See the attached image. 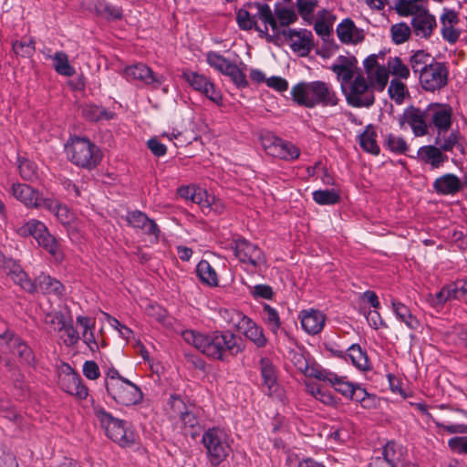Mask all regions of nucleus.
Masks as SVG:
<instances>
[{
	"mask_svg": "<svg viewBox=\"0 0 467 467\" xmlns=\"http://www.w3.org/2000/svg\"><path fill=\"white\" fill-rule=\"evenodd\" d=\"M223 75L228 76L239 88H244L248 86L244 72L234 63H231L228 66Z\"/></svg>",
	"mask_w": 467,
	"mask_h": 467,
	"instance_id": "5fc2aeb1",
	"label": "nucleus"
},
{
	"mask_svg": "<svg viewBox=\"0 0 467 467\" xmlns=\"http://www.w3.org/2000/svg\"><path fill=\"white\" fill-rule=\"evenodd\" d=\"M264 319L274 334H277L281 321L277 310L269 305L263 306Z\"/></svg>",
	"mask_w": 467,
	"mask_h": 467,
	"instance_id": "4d7b16f0",
	"label": "nucleus"
},
{
	"mask_svg": "<svg viewBox=\"0 0 467 467\" xmlns=\"http://www.w3.org/2000/svg\"><path fill=\"white\" fill-rule=\"evenodd\" d=\"M375 90L378 91L376 84L358 74L346 93L347 102L355 108H370L375 103Z\"/></svg>",
	"mask_w": 467,
	"mask_h": 467,
	"instance_id": "6e6552de",
	"label": "nucleus"
},
{
	"mask_svg": "<svg viewBox=\"0 0 467 467\" xmlns=\"http://www.w3.org/2000/svg\"><path fill=\"white\" fill-rule=\"evenodd\" d=\"M349 438L348 431L339 426H332L327 433V439L337 445L343 444Z\"/></svg>",
	"mask_w": 467,
	"mask_h": 467,
	"instance_id": "680f3d73",
	"label": "nucleus"
},
{
	"mask_svg": "<svg viewBox=\"0 0 467 467\" xmlns=\"http://www.w3.org/2000/svg\"><path fill=\"white\" fill-rule=\"evenodd\" d=\"M195 190L192 202L201 205L203 209H211L214 200L213 196L209 195L207 192L201 187L195 186Z\"/></svg>",
	"mask_w": 467,
	"mask_h": 467,
	"instance_id": "0e129e2a",
	"label": "nucleus"
},
{
	"mask_svg": "<svg viewBox=\"0 0 467 467\" xmlns=\"http://www.w3.org/2000/svg\"><path fill=\"white\" fill-rule=\"evenodd\" d=\"M282 34L289 42L291 49L300 57H306L313 47V34L307 29H283Z\"/></svg>",
	"mask_w": 467,
	"mask_h": 467,
	"instance_id": "dca6fc26",
	"label": "nucleus"
},
{
	"mask_svg": "<svg viewBox=\"0 0 467 467\" xmlns=\"http://www.w3.org/2000/svg\"><path fill=\"white\" fill-rule=\"evenodd\" d=\"M36 242L39 246L44 248L57 260L62 259L63 254L61 246L56 237L49 233L47 228L46 229V233H43V234L36 239Z\"/></svg>",
	"mask_w": 467,
	"mask_h": 467,
	"instance_id": "a19ab883",
	"label": "nucleus"
},
{
	"mask_svg": "<svg viewBox=\"0 0 467 467\" xmlns=\"http://www.w3.org/2000/svg\"><path fill=\"white\" fill-rule=\"evenodd\" d=\"M415 406L422 414H424L429 419V420L432 421L437 428L441 429L451 434L467 433V425L441 423L439 420H437L432 416V414H431L428 411L427 406L424 403H416Z\"/></svg>",
	"mask_w": 467,
	"mask_h": 467,
	"instance_id": "c03bdc74",
	"label": "nucleus"
},
{
	"mask_svg": "<svg viewBox=\"0 0 467 467\" xmlns=\"http://www.w3.org/2000/svg\"><path fill=\"white\" fill-rule=\"evenodd\" d=\"M13 355L17 356L21 362L33 365L35 363V355L32 349L18 337H10L6 342Z\"/></svg>",
	"mask_w": 467,
	"mask_h": 467,
	"instance_id": "a878e982",
	"label": "nucleus"
},
{
	"mask_svg": "<svg viewBox=\"0 0 467 467\" xmlns=\"http://www.w3.org/2000/svg\"><path fill=\"white\" fill-rule=\"evenodd\" d=\"M434 61L435 59L424 50H417L410 57V67L418 77Z\"/></svg>",
	"mask_w": 467,
	"mask_h": 467,
	"instance_id": "a18cd8bd",
	"label": "nucleus"
},
{
	"mask_svg": "<svg viewBox=\"0 0 467 467\" xmlns=\"http://www.w3.org/2000/svg\"><path fill=\"white\" fill-rule=\"evenodd\" d=\"M222 317L229 326L242 333L257 348H264L266 346L267 338L264 334L263 328L244 313L235 309H225L222 312Z\"/></svg>",
	"mask_w": 467,
	"mask_h": 467,
	"instance_id": "0eeeda50",
	"label": "nucleus"
},
{
	"mask_svg": "<svg viewBox=\"0 0 467 467\" xmlns=\"http://www.w3.org/2000/svg\"><path fill=\"white\" fill-rule=\"evenodd\" d=\"M68 370L60 378L61 389L78 400H86L88 395V389L84 385L82 379L76 371L70 367H68Z\"/></svg>",
	"mask_w": 467,
	"mask_h": 467,
	"instance_id": "4be33fe9",
	"label": "nucleus"
},
{
	"mask_svg": "<svg viewBox=\"0 0 467 467\" xmlns=\"http://www.w3.org/2000/svg\"><path fill=\"white\" fill-rule=\"evenodd\" d=\"M35 39L31 36H24L20 40L12 43V49L16 55L23 57L33 56L36 50Z\"/></svg>",
	"mask_w": 467,
	"mask_h": 467,
	"instance_id": "8fccbe9b",
	"label": "nucleus"
},
{
	"mask_svg": "<svg viewBox=\"0 0 467 467\" xmlns=\"http://www.w3.org/2000/svg\"><path fill=\"white\" fill-rule=\"evenodd\" d=\"M170 405L174 416L179 417L182 421L185 434H189L193 439L196 438L201 429L196 413L189 410L182 398L177 395L171 396Z\"/></svg>",
	"mask_w": 467,
	"mask_h": 467,
	"instance_id": "f8f14e48",
	"label": "nucleus"
},
{
	"mask_svg": "<svg viewBox=\"0 0 467 467\" xmlns=\"http://www.w3.org/2000/svg\"><path fill=\"white\" fill-rule=\"evenodd\" d=\"M261 142L265 152L272 157L293 161L300 156V150L294 143L285 140L273 133L268 132L263 135Z\"/></svg>",
	"mask_w": 467,
	"mask_h": 467,
	"instance_id": "1a4fd4ad",
	"label": "nucleus"
},
{
	"mask_svg": "<svg viewBox=\"0 0 467 467\" xmlns=\"http://www.w3.org/2000/svg\"><path fill=\"white\" fill-rule=\"evenodd\" d=\"M393 9L402 17L410 16L418 13L422 7V0H391Z\"/></svg>",
	"mask_w": 467,
	"mask_h": 467,
	"instance_id": "58836bf2",
	"label": "nucleus"
},
{
	"mask_svg": "<svg viewBox=\"0 0 467 467\" xmlns=\"http://www.w3.org/2000/svg\"><path fill=\"white\" fill-rule=\"evenodd\" d=\"M399 123L400 128L408 124L416 137L426 135L429 126L427 108L423 110L414 106L406 108L399 118Z\"/></svg>",
	"mask_w": 467,
	"mask_h": 467,
	"instance_id": "2eb2a0df",
	"label": "nucleus"
},
{
	"mask_svg": "<svg viewBox=\"0 0 467 467\" xmlns=\"http://www.w3.org/2000/svg\"><path fill=\"white\" fill-rule=\"evenodd\" d=\"M449 69L445 63L434 61L419 76L421 88L430 92L439 91L448 83Z\"/></svg>",
	"mask_w": 467,
	"mask_h": 467,
	"instance_id": "9d476101",
	"label": "nucleus"
},
{
	"mask_svg": "<svg viewBox=\"0 0 467 467\" xmlns=\"http://www.w3.org/2000/svg\"><path fill=\"white\" fill-rule=\"evenodd\" d=\"M293 102L306 109L333 108L340 99L332 84L322 80L300 81L290 89Z\"/></svg>",
	"mask_w": 467,
	"mask_h": 467,
	"instance_id": "f03ea898",
	"label": "nucleus"
},
{
	"mask_svg": "<svg viewBox=\"0 0 467 467\" xmlns=\"http://www.w3.org/2000/svg\"><path fill=\"white\" fill-rule=\"evenodd\" d=\"M387 69L389 74L391 73L400 78L407 79L410 77L409 67L398 57L389 58Z\"/></svg>",
	"mask_w": 467,
	"mask_h": 467,
	"instance_id": "6e6d98bb",
	"label": "nucleus"
},
{
	"mask_svg": "<svg viewBox=\"0 0 467 467\" xmlns=\"http://www.w3.org/2000/svg\"><path fill=\"white\" fill-rule=\"evenodd\" d=\"M8 276L13 280L15 284L19 285L26 292L30 294L36 292V283L33 282L28 277L27 274L21 268L18 264L17 269L14 267Z\"/></svg>",
	"mask_w": 467,
	"mask_h": 467,
	"instance_id": "49530a36",
	"label": "nucleus"
},
{
	"mask_svg": "<svg viewBox=\"0 0 467 467\" xmlns=\"http://www.w3.org/2000/svg\"><path fill=\"white\" fill-rule=\"evenodd\" d=\"M331 386L336 391L348 399L351 391L353 390L355 383L348 381L346 377L337 375V379L332 382Z\"/></svg>",
	"mask_w": 467,
	"mask_h": 467,
	"instance_id": "e2e57ef3",
	"label": "nucleus"
},
{
	"mask_svg": "<svg viewBox=\"0 0 467 467\" xmlns=\"http://www.w3.org/2000/svg\"><path fill=\"white\" fill-rule=\"evenodd\" d=\"M391 305L393 312L400 321L403 322L411 330L418 329L420 322L417 317L411 314L407 306L396 300H392Z\"/></svg>",
	"mask_w": 467,
	"mask_h": 467,
	"instance_id": "4c0bfd02",
	"label": "nucleus"
},
{
	"mask_svg": "<svg viewBox=\"0 0 467 467\" xmlns=\"http://www.w3.org/2000/svg\"><path fill=\"white\" fill-rule=\"evenodd\" d=\"M348 399L358 402L365 409H370L374 406L375 396L369 394L360 385L355 384Z\"/></svg>",
	"mask_w": 467,
	"mask_h": 467,
	"instance_id": "3c124183",
	"label": "nucleus"
},
{
	"mask_svg": "<svg viewBox=\"0 0 467 467\" xmlns=\"http://www.w3.org/2000/svg\"><path fill=\"white\" fill-rule=\"evenodd\" d=\"M12 195L28 208H42L47 198L42 193L26 183H13Z\"/></svg>",
	"mask_w": 467,
	"mask_h": 467,
	"instance_id": "412c9836",
	"label": "nucleus"
},
{
	"mask_svg": "<svg viewBox=\"0 0 467 467\" xmlns=\"http://www.w3.org/2000/svg\"><path fill=\"white\" fill-rule=\"evenodd\" d=\"M105 387L114 401L123 406L136 405L143 399L141 389L122 377L115 368H110L106 372Z\"/></svg>",
	"mask_w": 467,
	"mask_h": 467,
	"instance_id": "7ed1b4c3",
	"label": "nucleus"
},
{
	"mask_svg": "<svg viewBox=\"0 0 467 467\" xmlns=\"http://www.w3.org/2000/svg\"><path fill=\"white\" fill-rule=\"evenodd\" d=\"M47 225L36 219H30L16 229V234L21 237L32 236L36 241L38 237L46 233Z\"/></svg>",
	"mask_w": 467,
	"mask_h": 467,
	"instance_id": "79ce46f5",
	"label": "nucleus"
},
{
	"mask_svg": "<svg viewBox=\"0 0 467 467\" xmlns=\"http://www.w3.org/2000/svg\"><path fill=\"white\" fill-rule=\"evenodd\" d=\"M411 16V30L414 35L420 38L429 39L437 27L435 16L430 13L427 6L422 7Z\"/></svg>",
	"mask_w": 467,
	"mask_h": 467,
	"instance_id": "a211bd4d",
	"label": "nucleus"
},
{
	"mask_svg": "<svg viewBox=\"0 0 467 467\" xmlns=\"http://www.w3.org/2000/svg\"><path fill=\"white\" fill-rule=\"evenodd\" d=\"M183 340L193 346L207 358L225 361L231 356L243 352L244 347L230 330L201 332L193 329L182 331Z\"/></svg>",
	"mask_w": 467,
	"mask_h": 467,
	"instance_id": "f257e3e1",
	"label": "nucleus"
},
{
	"mask_svg": "<svg viewBox=\"0 0 467 467\" xmlns=\"http://www.w3.org/2000/svg\"><path fill=\"white\" fill-rule=\"evenodd\" d=\"M57 327H54L56 331H64L66 338L64 344L67 347H74L80 339L78 330L74 327L72 320L67 321L63 314H58L57 317Z\"/></svg>",
	"mask_w": 467,
	"mask_h": 467,
	"instance_id": "f704fd0d",
	"label": "nucleus"
},
{
	"mask_svg": "<svg viewBox=\"0 0 467 467\" xmlns=\"http://www.w3.org/2000/svg\"><path fill=\"white\" fill-rule=\"evenodd\" d=\"M233 440L229 432L222 427L214 426L205 430L202 436V444L206 450L208 462L218 466L232 452Z\"/></svg>",
	"mask_w": 467,
	"mask_h": 467,
	"instance_id": "20e7f679",
	"label": "nucleus"
},
{
	"mask_svg": "<svg viewBox=\"0 0 467 467\" xmlns=\"http://www.w3.org/2000/svg\"><path fill=\"white\" fill-rule=\"evenodd\" d=\"M330 69L337 75V79L342 84L351 83L355 78L352 62L345 56H339L336 63L330 67Z\"/></svg>",
	"mask_w": 467,
	"mask_h": 467,
	"instance_id": "7c9ffc66",
	"label": "nucleus"
},
{
	"mask_svg": "<svg viewBox=\"0 0 467 467\" xmlns=\"http://www.w3.org/2000/svg\"><path fill=\"white\" fill-rule=\"evenodd\" d=\"M260 370L263 379V384L268 389V394L276 390L277 388V376L276 368L267 358L260 359Z\"/></svg>",
	"mask_w": 467,
	"mask_h": 467,
	"instance_id": "72a5a7b5",
	"label": "nucleus"
},
{
	"mask_svg": "<svg viewBox=\"0 0 467 467\" xmlns=\"http://www.w3.org/2000/svg\"><path fill=\"white\" fill-rule=\"evenodd\" d=\"M82 115L86 119L92 122L109 120L115 117L114 112L92 103H87L82 106Z\"/></svg>",
	"mask_w": 467,
	"mask_h": 467,
	"instance_id": "e433bc0d",
	"label": "nucleus"
},
{
	"mask_svg": "<svg viewBox=\"0 0 467 467\" xmlns=\"http://www.w3.org/2000/svg\"><path fill=\"white\" fill-rule=\"evenodd\" d=\"M33 282L36 283V292L40 290L44 294L54 295L60 297L65 293L64 285L56 278L47 275H38Z\"/></svg>",
	"mask_w": 467,
	"mask_h": 467,
	"instance_id": "bb28decb",
	"label": "nucleus"
},
{
	"mask_svg": "<svg viewBox=\"0 0 467 467\" xmlns=\"http://www.w3.org/2000/svg\"><path fill=\"white\" fill-rule=\"evenodd\" d=\"M127 224L141 231L144 234L152 236L158 242L161 235V229L153 219H150L145 213L134 210L127 213L125 218Z\"/></svg>",
	"mask_w": 467,
	"mask_h": 467,
	"instance_id": "f3484780",
	"label": "nucleus"
},
{
	"mask_svg": "<svg viewBox=\"0 0 467 467\" xmlns=\"http://www.w3.org/2000/svg\"><path fill=\"white\" fill-rule=\"evenodd\" d=\"M47 58L53 60V67L57 74L72 77L76 73L75 68L69 64L68 56L64 51H57L54 56H47Z\"/></svg>",
	"mask_w": 467,
	"mask_h": 467,
	"instance_id": "37998d69",
	"label": "nucleus"
},
{
	"mask_svg": "<svg viewBox=\"0 0 467 467\" xmlns=\"http://www.w3.org/2000/svg\"><path fill=\"white\" fill-rule=\"evenodd\" d=\"M301 327L309 335H317L323 329L326 316L319 310H303L300 315Z\"/></svg>",
	"mask_w": 467,
	"mask_h": 467,
	"instance_id": "b1692460",
	"label": "nucleus"
},
{
	"mask_svg": "<svg viewBox=\"0 0 467 467\" xmlns=\"http://www.w3.org/2000/svg\"><path fill=\"white\" fill-rule=\"evenodd\" d=\"M419 158L431 165V169L440 168L448 157L436 145L422 146L418 150Z\"/></svg>",
	"mask_w": 467,
	"mask_h": 467,
	"instance_id": "393cba45",
	"label": "nucleus"
},
{
	"mask_svg": "<svg viewBox=\"0 0 467 467\" xmlns=\"http://www.w3.org/2000/svg\"><path fill=\"white\" fill-rule=\"evenodd\" d=\"M95 415L105 430L106 435L114 442L122 448H129L135 444L136 434L128 421L114 418L101 407L95 409Z\"/></svg>",
	"mask_w": 467,
	"mask_h": 467,
	"instance_id": "423d86ee",
	"label": "nucleus"
},
{
	"mask_svg": "<svg viewBox=\"0 0 467 467\" xmlns=\"http://www.w3.org/2000/svg\"><path fill=\"white\" fill-rule=\"evenodd\" d=\"M42 208L52 213L57 221H59L64 225L70 224L74 219V214L69 211L67 206L62 204L56 199H46L45 202H43Z\"/></svg>",
	"mask_w": 467,
	"mask_h": 467,
	"instance_id": "c756f323",
	"label": "nucleus"
},
{
	"mask_svg": "<svg viewBox=\"0 0 467 467\" xmlns=\"http://www.w3.org/2000/svg\"><path fill=\"white\" fill-rule=\"evenodd\" d=\"M346 356L348 358L351 364L359 371H369L372 368L367 351L358 344H352L348 347Z\"/></svg>",
	"mask_w": 467,
	"mask_h": 467,
	"instance_id": "c85d7f7f",
	"label": "nucleus"
},
{
	"mask_svg": "<svg viewBox=\"0 0 467 467\" xmlns=\"http://www.w3.org/2000/svg\"><path fill=\"white\" fill-rule=\"evenodd\" d=\"M388 93L390 99L397 104H401L404 101L405 96L409 94V91L404 83L398 79H392L388 88Z\"/></svg>",
	"mask_w": 467,
	"mask_h": 467,
	"instance_id": "864d4df0",
	"label": "nucleus"
},
{
	"mask_svg": "<svg viewBox=\"0 0 467 467\" xmlns=\"http://www.w3.org/2000/svg\"><path fill=\"white\" fill-rule=\"evenodd\" d=\"M313 200L319 205H334L340 202V192L336 189L317 190L313 192Z\"/></svg>",
	"mask_w": 467,
	"mask_h": 467,
	"instance_id": "09e8293b",
	"label": "nucleus"
},
{
	"mask_svg": "<svg viewBox=\"0 0 467 467\" xmlns=\"http://www.w3.org/2000/svg\"><path fill=\"white\" fill-rule=\"evenodd\" d=\"M411 31V27L405 22L392 25L390 27L391 39L396 45L403 44L409 40Z\"/></svg>",
	"mask_w": 467,
	"mask_h": 467,
	"instance_id": "603ef678",
	"label": "nucleus"
},
{
	"mask_svg": "<svg viewBox=\"0 0 467 467\" xmlns=\"http://www.w3.org/2000/svg\"><path fill=\"white\" fill-rule=\"evenodd\" d=\"M249 6L256 8L257 12L254 15L255 19L259 18L260 20H262L265 23V29L260 31V33L262 35L267 36V31H268L267 25H269L271 26L272 30L275 34L278 35L280 33L279 27L277 25V21L275 18L270 6L267 4L255 2V3L250 4Z\"/></svg>",
	"mask_w": 467,
	"mask_h": 467,
	"instance_id": "cd10ccee",
	"label": "nucleus"
},
{
	"mask_svg": "<svg viewBox=\"0 0 467 467\" xmlns=\"http://www.w3.org/2000/svg\"><path fill=\"white\" fill-rule=\"evenodd\" d=\"M318 0H296V6L299 15L308 20L312 17L315 8L317 6Z\"/></svg>",
	"mask_w": 467,
	"mask_h": 467,
	"instance_id": "338daca9",
	"label": "nucleus"
},
{
	"mask_svg": "<svg viewBox=\"0 0 467 467\" xmlns=\"http://www.w3.org/2000/svg\"><path fill=\"white\" fill-rule=\"evenodd\" d=\"M358 143L360 148L375 156L380 152L379 146L377 143V131L372 124L366 126L364 131L358 136Z\"/></svg>",
	"mask_w": 467,
	"mask_h": 467,
	"instance_id": "2f4dec72",
	"label": "nucleus"
},
{
	"mask_svg": "<svg viewBox=\"0 0 467 467\" xmlns=\"http://www.w3.org/2000/svg\"><path fill=\"white\" fill-rule=\"evenodd\" d=\"M206 61L210 67H213L215 70L221 72L222 74L224 73L228 66L232 63L220 53L215 51H210L207 53Z\"/></svg>",
	"mask_w": 467,
	"mask_h": 467,
	"instance_id": "13d9d810",
	"label": "nucleus"
},
{
	"mask_svg": "<svg viewBox=\"0 0 467 467\" xmlns=\"http://www.w3.org/2000/svg\"><path fill=\"white\" fill-rule=\"evenodd\" d=\"M449 448L459 454H467V436H456L448 441Z\"/></svg>",
	"mask_w": 467,
	"mask_h": 467,
	"instance_id": "774afa93",
	"label": "nucleus"
},
{
	"mask_svg": "<svg viewBox=\"0 0 467 467\" xmlns=\"http://www.w3.org/2000/svg\"><path fill=\"white\" fill-rule=\"evenodd\" d=\"M195 272L202 284L210 287L218 285L217 273L207 260H201L196 265Z\"/></svg>",
	"mask_w": 467,
	"mask_h": 467,
	"instance_id": "c9c22d12",
	"label": "nucleus"
},
{
	"mask_svg": "<svg viewBox=\"0 0 467 467\" xmlns=\"http://www.w3.org/2000/svg\"><path fill=\"white\" fill-rule=\"evenodd\" d=\"M124 74L129 81L138 80L152 89H158L165 81L162 75L156 74L146 64L138 63L125 67Z\"/></svg>",
	"mask_w": 467,
	"mask_h": 467,
	"instance_id": "4468645a",
	"label": "nucleus"
},
{
	"mask_svg": "<svg viewBox=\"0 0 467 467\" xmlns=\"http://www.w3.org/2000/svg\"><path fill=\"white\" fill-rule=\"evenodd\" d=\"M433 188L437 192L444 195L453 194L460 190L461 181L456 175L447 173L434 181Z\"/></svg>",
	"mask_w": 467,
	"mask_h": 467,
	"instance_id": "473e14b6",
	"label": "nucleus"
},
{
	"mask_svg": "<svg viewBox=\"0 0 467 467\" xmlns=\"http://www.w3.org/2000/svg\"><path fill=\"white\" fill-rule=\"evenodd\" d=\"M383 147L394 154H406L409 146L401 136L387 133L383 136Z\"/></svg>",
	"mask_w": 467,
	"mask_h": 467,
	"instance_id": "de8ad7c7",
	"label": "nucleus"
},
{
	"mask_svg": "<svg viewBox=\"0 0 467 467\" xmlns=\"http://www.w3.org/2000/svg\"><path fill=\"white\" fill-rule=\"evenodd\" d=\"M451 293L452 299L463 300L466 302L467 299V279H460L453 283L449 284Z\"/></svg>",
	"mask_w": 467,
	"mask_h": 467,
	"instance_id": "052dcab7",
	"label": "nucleus"
},
{
	"mask_svg": "<svg viewBox=\"0 0 467 467\" xmlns=\"http://www.w3.org/2000/svg\"><path fill=\"white\" fill-rule=\"evenodd\" d=\"M231 246L234 250V255L243 264L257 268L266 263L263 251L256 244L244 238L234 240Z\"/></svg>",
	"mask_w": 467,
	"mask_h": 467,
	"instance_id": "9b49d317",
	"label": "nucleus"
},
{
	"mask_svg": "<svg viewBox=\"0 0 467 467\" xmlns=\"http://www.w3.org/2000/svg\"><path fill=\"white\" fill-rule=\"evenodd\" d=\"M66 153L69 161L78 167L91 170L101 161L99 148L86 137H74L66 145Z\"/></svg>",
	"mask_w": 467,
	"mask_h": 467,
	"instance_id": "39448f33",
	"label": "nucleus"
},
{
	"mask_svg": "<svg viewBox=\"0 0 467 467\" xmlns=\"http://www.w3.org/2000/svg\"><path fill=\"white\" fill-rule=\"evenodd\" d=\"M182 78L195 91L202 93L216 105H222L223 96L221 92L215 88L213 82L208 77L203 74H199L198 72L187 70L182 73Z\"/></svg>",
	"mask_w": 467,
	"mask_h": 467,
	"instance_id": "ddd939ff",
	"label": "nucleus"
},
{
	"mask_svg": "<svg viewBox=\"0 0 467 467\" xmlns=\"http://www.w3.org/2000/svg\"><path fill=\"white\" fill-rule=\"evenodd\" d=\"M338 39L344 44H358L363 41L364 32L356 26L350 18L343 19L337 26Z\"/></svg>",
	"mask_w": 467,
	"mask_h": 467,
	"instance_id": "5701e85b",
	"label": "nucleus"
},
{
	"mask_svg": "<svg viewBox=\"0 0 467 467\" xmlns=\"http://www.w3.org/2000/svg\"><path fill=\"white\" fill-rule=\"evenodd\" d=\"M367 78L378 86V91H383L389 81V70L378 62V56L369 55L363 61Z\"/></svg>",
	"mask_w": 467,
	"mask_h": 467,
	"instance_id": "6ab92c4d",
	"label": "nucleus"
},
{
	"mask_svg": "<svg viewBox=\"0 0 467 467\" xmlns=\"http://www.w3.org/2000/svg\"><path fill=\"white\" fill-rule=\"evenodd\" d=\"M36 242L39 246L44 248L57 260L62 259L63 254L61 246L56 237L49 233L47 228L46 229V233H43V234L36 239Z\"/></svg>",
	"mask_w": 467,
	"mask_h": 467,
	"instance_id": "ea45409f",
	"label": "nucleus"
},
{
	"mask_svg": "<svg viewBox=\"0 0 467 467\" xmlns=\"http://www.w3.org/2000/svg\"><path fill=\"white\" fill-rule=\"evenodd\" d=\"M427 116L429 124L433 125L440 134L446 132L451 126V109L447 105L430 104Z\"/></svg>",
	"mask_w": 467,
	"mask_h": 467,
	"instance_id": "aec40b11",
	"label": "nucleus"
},
{
	"mask_svg": "<svg viewBox=\"0 0 467 467\" xmlns=\"http://www.w3.org/2000/svg\"><path fill=\"white\" fill-rule=\"evenodd\" d=\"M236 21L239 27L243 30H250L254 28L257 31L261 29L256 25L255 16H251L245 9H240L236 14Z\"/></svg>",
	"mask_w": 467,
	"mask_h": 467,
	"instance_id": "bf43d9fd",
	"label": "nucleus"
},
{
	"mask_svg": "<svg viewBox=\"0 0 467 467\" xmlns=\"http://www.w3.org/2000/svg\"><path fill=\"white\" fill-rule=\"evenodd\" d=\"M307 388L308 391L320 402L326 405H331L334 403L335 399L330 392L323 389L317 385H309Z\"/></svg>",
	"mask_w": 467,
	"mask_h": 467,
	"instance_id": "69168bd1",
	"label": "nucleus"
}]
</instances>
